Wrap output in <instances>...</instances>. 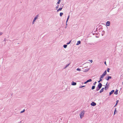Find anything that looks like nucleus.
Wrapping results in <instances>:
<instances>
[{"label": "nucleus", "instance_id": "f257e3e1", "mask_svg": "<svg viewBox=\"0 0 123 123\" xmlns=\"http://www.w3.org/2000/svg\"><path fill=\"white\" fill-rule=\"evenodd\" d=\"M102 84L101 83H99L96 87V91H97L99 90L102 87Z\"/></svg>", "mask_w": 123, "mask_h": 123}, {"label": "nucleus", "instance_id": "f03ea898", "mask_svg": "<svg viewBox=\"0 0 123 123\" xmlns=\"http://www.w3.org/2000/svg\"><path fill=\"white\" fill-rule=\"evenodd\" d=\"M83 111H81L80 112V118L81 119H82L84 117V112Z\"/></svg>", "mask_w": 123, "mask_h": 123}, {"label": "nucleus", "instance_id": "7ed1b4c3", "mask_svg": "<svg viewBox=\"0 0 123 123\" xmlns=\"http://www.w3.org/2000/svg\"><path fill=\"white\" fill-rule=\"evenodd\" d=\"M108 82H107L105 86V90H107L109 88V83L107 85Z\"/></svg>", "mask_w": 123, "mask_h": 123}, {"label": "nucleus", "instance_id": "20e7f679", "mask_svg": "<svg viewBox=\"0 0 123 123\" xmlns=\"http://www.w3.org/2000/svg\"><path fill=\"white\" fill-rule=\"evenodd\" d=\"M92 81V80L91 79H90L88 80H87L84 83V84H86L87 83H88V82Z\"/></svg>", "mask_w": 123, "mask_h": 123}, {"label": "nucleus", "instance_id": "39448f33", "mask_svg": "<svg viewBox=\"0 0 123 123\" xmlns=\"http://www.w3.org/2000/svg\"><path fill=\"white\" fill-rule=\"evenodd\" d=\"M96 105V103L94 102H92L91 104V105L92 106H95Z\"/></svg>", "mask_w": 123, "mask_h": 123}, {"label": "nucleus", "instance_id": "423d86ee", "mask_svg": "<svg viewBox=\"0 0 123 123\" xmlns=\"http://www.w3.org/2000/svg\"><path fill=\"white\" fill-rule=\"evenodd\" d=\"M112 78V77L111 76H108L107 78L106 77L105 79L107 81L109 80L110 79H111Z\"/></svg>", "mask_w": 123, "mask_h": 123}, {"label": "nucleus", "instance_id": "0eeeda50", "mask_svg": "<svg viewBox=\"0 0 123 123\" xmlns=\"http://www.w3.org/2000/svg\"><path fill=\"white\" fill-rule=\"evenodd\" d=\"M110 22L109 21H107V22L106 23V25L107 26H109L110 25Z\"/></svg>", "mask_w": 123, "mask_h": 123}, {"label": "nucleus", "instance_id": "6e6552de", "mask_svg": "<svg viewBox=\"0 0 123 123\" xmlns=\"http://www.w3.org/2000/svg\"><path fill=\"white\" fill-rule=\"evenodd\" d=\"M115 91L114 90H112L109 93V95L110 96Z\"/></svg>", "mask_w": 123, "mask_h": 123}, {"label": "nucleus", "instance_id": "1a4fd4ad", "mask_svg": "<svg viewBox=\"0 0 123 123\" xmlns=\"http://www.w3.org/2000/svg\"><path fill=\"white\" fill-rule=\"evenodd\" d=\"M71 84L73 86H75L76 85V83L74 81H72Z\"/></svg>", "mask_w": 123, "mask_h": 123}, {"label": "nucleus", "instance_id": "9d476101", "mask_svg": "<svg viewBox=\"0 0 123 123\" xmlns=\"http://www.w3.org/2000/svg\"><path fill=\"white\" fill-rule=\"evenodd\" d=\"M63 7V6H62V7L60 8L57 10V12H58L59 11H60L62 10Z\"/></svg>", "mask_w": 123, "mask_h": 123}, {"label": "nucleus", "instance_id": "9b49d317", "mask_svg": "<svg viewBox=\"0 0 123 123\" xmlns=\"http://www.w3.org/2000/svg\"><path fill=\"white\" fill-rule=\"evenodd\" d=\"M118 90L117 89H116L115 92L114 94L116 95H117L118 94Z\"/></svg>", "mask_w": 123, "mask_h": 123}, {"label": "nucleus", "instance_id": "f8f14e48", "mask_svg": "<svg viewBox=\"0 0 123 123\" xmlns=\"http://www.w3.org/2000/svg\"><path fill=\"white\" fill-rule=\"evenodd\" d=\"M104 87L103 88H102L101 90H100V91H99V92L100 93H101V92H103V91H104Z\"/></svg>", "mask_w": 123, "mask_h": 123}, {"label": "nucleus", "instance_id": "ddd939ff", "mask_svg": "<svg viewBox=\"0 0 123 123\" xmlns=\"http://www.w3.org/2000/svg\"><path fill=\"white\" fill-rule=\"evenodd\" d=\"M81 43V41H79L77 42V43L76 44V45H78Z\"/></svg>", "mask_w": 123, "mask_h": 123}, {"label": "nucleus", "instance_id": "4468645a", "mask_svg": "<svg viewBox=\"0 0 123 123\" xmlns=\"http://www.w3.org/2000/svg\"><path fill=\"white\" fill-rule=\"evenodd\" d=\"M119 100H117L116 101V103L115 104V106H114V107H115L117 105V104Z\"/></svg>", "mask_w": 123, "mask_h": 123}, {"label": "nucleus", "instance_id": "2eb2a0df", "mask_svg": "<svg viewBox=\"0 0 123 123\" xmlns=\"http://www.w3.org/2000/svg\"><path fill=\"white\" fill-rule=\"evenodd\" d=\"M105 76L104 75L102 74V75L100 76V78L102 79Z\"/></svg>", "mask_w": 123, "mask_h": 123}, {"label": "nucleus", "instance_id": "dca6fc26", "mask_svg": "<svg viewBox=\"0 0 123 123\" xmlns=\"http://www.w3.org/2000/svg\"><path fill=\"white\" fill-rule=\"evenodd\" d=\"M89 68H88V69H85L84 70V72H86L87 71H88L89 70Z\"/></svg>", "mask_w": 123, "mask_h": 123}, {"label": "nucleus", "instance_id": "f3484780", "mask_svg": "<svg viewBox=\"0 0 123 123\" xmlns=\"http://www.w3.org/2000/svg\"><path fill=\"white\" fill-rule=\"evenodd\" d=\"M117 112V111L116 108H115V111L114 113V115H115Z\"/></svg>", "mask_w": 123, "mask_h": 123}, {"label": "nucleus", "instance_id": "a211bd4d", "mask_svg": "<svg viewBox=\"0 0 123 123\" xmlns=\"http://www.w3.org/2000/svg\"><path fill=\"white\" fill-rule=\"evenodd\" d=\"M105 31H103L102 32L101 35L102 36H103L105 33Z\"/></svg>", "mask_w": 123, "mask_h": 123}, {"label": "nucleus", "instance_id": "6ab92c4d", "mask_svg": "<svg viewBox=\"0 0 123 123\" xmlns=\"http://www.w3.org/2000/svg\"><path fill=\"white\" fill-rule=\"evenodd\" d=\"M107 74V72H106V70H105L104 72L103 73V74L104 75H105Z\"/></svg>", "mask_w": 123, "mask_h": 123}, {"label": "nucleus", "instance_id": "aec40b11", "mask_svg": "<svg viewBox=\"0 0 123 123\" xmlns=\"http://www.w3.org/2000/svg\"><path fill=\"white\" fill-rule=\"evenodd\" d=\"M95 86H92V90H93L95 89Z\"/></svg>", "mask_w": 123, "mask_h": 123}, {"label": "nucleus", "instance_id": "412c9836", "mask_svg": "<svg viewBox=\"0 0 123 123\" xmlns=\"http://www.w3.org/2000/svg\"><path fill=\"white\" fill-rule=\"evenodd\" d=\"M67 45L66 44H64L63 45V47L65 48H67Z\"/></svg>", "mask_w": 123, "mask_h": 123}, {"label": "nucleus", "instance_id": "4be33fe9", "mask_svg": "<svg viewBox=\"0 0 123 123\" xmlns=\"http://www.w3.org/2000/svg\"><path fill=\"white\" fill-rule=\"evenodd\" d=\"M85 86H80L79 88H81L83 87H84Z\"/></svg>", "mask_w": 123, "mask_h": 123}, {"label": "nucleus", "instance_id": "5701e85b", "mask_svg": "<svg viewBox=\"0 0 123 123\" xmlns=\"http://www.w3.org/2000/svg\"><path fill=\"white\" fill-rule=\"evenodd\" d=\"M70 63H69L67 65H66V66L64 68L65 69L67 67H68L69 65H70Z\"/></svg>", "mask_w": 123, "mask_h": 123}, {"label": "nucleus", "instance_id": "b1692460", "mask_svg": "<svg viewBox=\"0 0 123 123\" xmlns=\"http://www.w3.org/2000/svg\"><path fill=\"white\" fill-rule=\"evenodd\" d=\"M63 14V13L62 12H61L60 13V15L61 17H62Z\"/></svg>", "mask_w": 123, "mask_h": 123}, {"label": "nucleus", "instance_id": "393cba45", "mask_svg": "<svg viewBox=\"0 0 123 123\" xmlns=\"http://www.w3.org/2000/svg\"><path fill=\"white\" fill-rule=\"evenodd\" d=\"M37 19V17H35L34 18L33 20H34V21H35L36 19Z\"/></svg>", "mask_w": 123, "mask_h": 123}, {"label": "nucleus", "instance_id": "a878e982", "mask_svg": "<svg viewBox=\"0 0 123 123\" xmlns=\"http://www.w3.org/2000/svg\"><path fill=\"white\" fill-rule=\"evenodd\" d=\"M61 1V0H59L58 2H57V4H59L60 3V2Z\"/></svg>", "mask_w": 123, "mask_h": 123}, {"label": "nucleus", "instance_id": "bb28decb", "mask_svg": "<svg viewBox=\"0 0 123 123\" xmlns=\"http://www.w3.org/2000/svg\"><path fill=\"white\" fill-rule=\"evenodd\" d=\"M25 111V109H24L23 110V111H21L20 112V113H22L24 112Z\"/></svg>", "mask_w": 123, "mask_h": 123}, {"label": "nucleus", "instance_id": "cd10ccee", "mask_svg": "<svg viewBox=\"0 0 123 123\" xmlns=\"http://www.w3.org/2000/svg\"><path fill=\"white\" fill-rule=\"evenodd\" d=\"M69 17H70V16H69V15L67 19V20H66L67 22H68V21L69 18Z\"/></svg>", "mask_w": 123, "mask_h": 123}, {"label": "nucleus", "instance_id": "c85d7f7f", "mask_svg": "<svg viewBox=\"0 0 123 123\" xmlns=\"http://www.w3.org/2000/svg\"><path fill=\"white\" fill-rule=\"evenodd\" d=\"M102 79L100 78L99 80V81H98V83H99V82H100L101 81H102Z\"/></svg>", "mask_w": 123, "mask_h": 123}, {"label": "nucleus", "instance_id": "c756f323", "mask_svg": "<svg viewBox=\"0 0 123 123\" xmlns=\"http://www.w3.org/2000/svg\"><path fill=\"white\" fill-rule=\"evenodd\" d=\"M76 70L77 71H81V70L79 68H77V69H76Z\"/></svg>", "mask_w": 123, "mask_h": 123}, {"label": "nucleus", "instance_id": "7c9ffc66", "mask_svg": "<svg viewBox=\"0 0 123 123\" xmlns=\"http://www.w3.org/2000/svg\"><path fill=\"white\" fill-rule=\"evenodd\" d=\"M71 41H70L69 42H68L67 43V44H68V45L70 43H71Z\"/></svg>", "mask_w": 123, "mask_h": 123}, {"label": "nucleus", "instance_id": "2f4dec72", "mask_svg": "<svg viewBox=\"0 0 123 123\" xmlns=\"http://www.w3.org/2000/svg\"><path fill=\"white\" fill-rule=\"evenodd\" d=\"M110 69V68H108L107 69V72H109V70Z\"/></svg>", "mask_w": 123, "mask_h": 123}, {"label": "nucleus", "instance_id": "473e14b6", "mask_svg": "<svg viewBox=\"0 0 123 123\" xmlns=\"http://www.w3.org/2000/svg\"><path fill=\"white\" fill-rule=\"evenodd\" d=\"M59 5H57V6H56V9H57L59 7Z\"/></svg>", "mask_w": 123, "mask_h": 123}, {"label": "nucleus", "instance_id": "72a5a7b5", "mask_svg": "<svg viewBox=\"0 0 123 123\" xmlns=\"http://www.w3.org/2000/svg\"><path fill=\"white\" fill-rule=\"evenodd\" d=\"M96 83L97 82L96 81H95L93 83V85H95Z\"/></svg>", "mask_w": 123, "mask_h": 123}, {"label": "nucleus", "instance_id": "f704fd0d", "mask_svg": "<svg viewBox=\"0 0 123 123\" xmlns=\"http://www.w3.org/2000/svg\"><path fill=\"white\" fill-rule=\"evenodd\" d=\"M38 17H39V14H37V15L36 16V17H37V18H38Z\"/></svg>", "mask_w": 123, "mask_h": 123}, {"label": "nucleus", "instance_id": "c9c22d12", "mask_svg": "<svg viewBox=\"0 0 123 123\" xmlns=\"http://www.w3.org/2000/svg\"><path fill=\"white\" fill-rule=\"evenodd\" d=\"M3 34V33L2 32H0V36L1 35Z\"/></svg>", "mask_w": 123, "mask_h": 123}, {"label": "nucleus", "instance_id": "e433bc0d", "mask_svg": "<svg viewBox=\"0 0 123 123\" xmlns=\"http://www.w3.org/2000/svg\"><path fill=\"white\" fill-rule=\"evenodd\" d=\"M90 62H91V63H92V60H90L89 61Z\"/></svg>", "mask_w": 123, "mask_h": 123}, {"label": "nucleus", "instance_id": "4c0bfd02", "mask_svg": "<svg viewBox=\"0 0 123 123\" xmlns=\"http://www.w3.org/2000/svg\"><path fill=\"white\" fill-rule=\"evenodd\" d=\"M104 63H105V64L106 65H107V64H106V61H105V62H104Z\"/></svg>", "mask_w": 123, "mask_h": 123}, {"label": "nucleus", "instance_id": "58836bf2", "mask_svg": "<svg viewBox=\"0 0 123 123\" xmlns=\"http://www.w3.org/2000/svg\"><path fill=\"white\" fill-rule=\"evenodd\" d=\"M35 22V21H34V20H33V22H32V24H34V22Z\"/></svg>", "mask_w": 123, "mask_h": 123}, {"label": "nucleus", "instance_id": "ea45409f", "mask_svg": "<svg viewBox=\"0 0 123 123\" xmlns=\"http://www.w3.org/2000/svg\"><path fill=\"white\" fill-rule=\"evenodd\" d=\"M6 38H5L4 39V40L3 41H6Z\"/></svg>", "mask_w": 123, "mask_h": 123}, {"label": "nucleus", "instance_id": "a19ab883", "mask_svg": "<svg viewBox=\"0 0 123 123\" xmlns=\"http://www.w3.org/2000/svg\"><path fill=\"white\" fill-rule=\"evenodd\" d=\"M67 22L66 21V25H67Z\"/></svg>", "mask_w": 123, "mask_h": 123}, {"label": "nucleus", "instance_id": "79ce46f5", "mask_svg": "<svg viewBox=\"0 0 123 123\" xmlns=\"http://www.w3.org/2000/svg\"><path fill=\"white\" fill-rule=\"evenodd\" d=\"M18 123H21V121H20V122H19Z\"/></svg>", "mask_w": 123, "mask_h": 123}, {"label": "nucleus", "instance_id": "37998d69", "mask_svg": "<svg viewBox=\"0 0 123 123\" xmlns=\"http://www.w3.org/2000/svg\"><path fill=\"white\" fill-rule=\"evenodd\" d=\"M67 27V26H66V27H65V28H66Z\"/></svg>", "mask_w": 123, "mask_h": 123}, {"label": "nucleus", "instance_id": "c03bdc74", "mask_svg": "<svg viewBox=\"0 0 123 123\" xmlns=\"http://www.w3.org/2000/svg\"><path fill=\"white\" fill-rule=\"evenodd\" d=\"M122 84H123V81L122 82Z\"/></svg>", "mask_w": 123, "mask_h": 123}, {"label": "nucleus", "instance_id": "a18cd8bd", "mask_svg": "<svg viewBox=\"0 0 123 123\" xmlns=\"http://www.w3.org/2000/svg\"><path fill=\"white\" fill-rule=\"evenodd\" d=\"M83 83H82V84H83Z\"/></svg>", "mask_w": 123, "mask_h": 123}]
</instances>
